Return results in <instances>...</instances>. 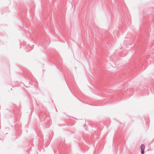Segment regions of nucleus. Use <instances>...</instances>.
Returning <instances> with one entry per match:
<instances>
[{"mask_svg":"<svg viewBox=\"0 0 154 154\" xmlns=\"http://www.w3.org/2000/svg\"><path fill=\"white\" fill-rule=\"evenodd\" d=\"M145 148V146L143 144H141L140 146V149L141 150V153L143 154L144 153V150Z\"/></svg>","mask_w":154,"mask_h":154,"instance_id":"f257e3e1","label":"nucleus"}]
</instances>
